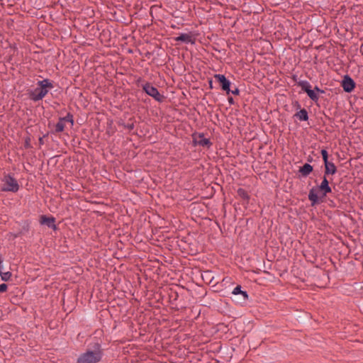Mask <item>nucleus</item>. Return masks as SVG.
<instances>
[{
    "label": "nucleus",
    "mask_w": 363,
    "mask_h": 363,
    "mask_svg": "<svg viewBox=\"0 0 363 363\" xmlns=\"http://www.w3.org/2000/svg\"><path fill=\"white\" fill-rule=\"evenodd\" d=\"M103 355L101 345L94 344L78 356L77 363H98L102 359Z\"/></svg>",
    "instance_id": "1"
},
{
    "label": "nucleus",
    "mask_w": 363,
    "mask_h": 363,
    "mask_svg": "<svg viewBox=\"0 0 363 363\" xmlns=\"http://www.w3.org/2000/svg\"><path fill=\"white\" fill-rule=\"evenodd\" d=\"M53 88L52 82L46 79L42 81H38L37 86L30 93V97L32 100L37 101L43 99Z\"/></svg>",
    "instance_id": "2"
},
{
    "label": "nucleus",
    "mask_w": 363,
    "mask_h": 363,
    "mask_svg": "<svg viewBox=\"0 0 363 363\" xmlns=\"http://www.w3.org/2000/svg\"><path fill=\"white\" fill-rule=\"evenodd\" d=\"M67 124H69L71 127L74 124L73 117L69 113H68L66 116L60 118L59 121L55 126V133H58L64 131Z\"/></svg>",
    "instance_id": "3"
},
{
    "label": "nucleus",
    "mask_w": 363,
    "mask_h": 363,
    "mask_svg": "<svg viewBox=\"0 0 363 363\" xmlns=\"http://www.w3.org/2000/svg\"><path fill=\"white\" fill-rule=\"evenodd\" d=\"M3 182H4L3 191L16 192L18 189V184L15 179L7 175L5 176Z\"/></svg>",
    "instance_id": "4"
},
{
    "label": "nucleus",
    "mask_w": 363,
    "mask_h": 363,
    "mask_svg": "<svg viewBox=\"0 0 363 363\" xmlns=\"http://www.w3.org/2000/svg\"><path fill=\"white\" fill-rule=\"evenodd\" d=\"M143 89L147 94L154 98L156 101L160 102L163 101L164 96L161 95L158 90L150 84L146 83L143 85Z\"/></svg>",
    "instance_id": "5"
},
{
    "label": "nucleus",
    "mask_w": 363,
    "mask_h": 363,
    "mask_svg": "<svg viewBox=\"0 0 363 363\" xmlns=\"http://www.w3.org/2000/svg\"><path fill=\"white\" fill-rule=\"evenodd\" d=\"M342 86L345 92H351L355 87L354 81L348 75H345L342 81Z\"/></svg>",
    "instance_id": "6"
},
{
    "label": "nucleus",
    "mask_w": 363,
    "mask_h": 363,
    "mask_svg": "<svg viewBox=\"0 0 363 363\" xmlns=\"http://www.w3.org/2000/svg\"><path fill=\"white\" fill-rule=\"evenodd\" d=\"M215 79L220 84L222 89L225 91L227 94H229L230 91V82L229 80L226 79V77L223 74H216L214 76Z\"/></svg>",
    "instance_id": "7"
},
{
    "label": "nucleus",
    "mask_w": 363,
    "mask_h": 363,
    "mask_svg": "<svg viewBox=\"0 0 363 363\" xmlns=\"http://www.w3.org/2000/svg\"><path fill=\"white\" fill-rule=\"evenodd\" d=\"M306 93L308 96L314 102L317 103L319 100V94H323L324 91L319 89L318 86H315L313 89H311L308 90Z\"/></svg>",
    "instance_id": "8"
},
{
    "label": "nucleus",
    "mask_w": 363,
    "mask_h": 363,
    "mask_svg": "<svg viewBox=\"0 0 363 363\" xmlns=\"http://www.w3.org/2000/svg\"><path fill=\"white\" fill-rule=\"evenodd\" d=\"M317 190H319L322 192L323 196L327 195V194L330 193L332 189L329 186V182L325 177H324L321 184L318 186Z\"/></svg>",
    "instance_id": "9"
},
{
    "label": "nucleus",
    "mask_w": 363,
    "mask_h": 363,
    "mask_svg": "<svg viewBox=\"0 0 363 363\" xmlns=\"http://www.w3.org/2000/svg\"><path fill=\"white\" fill-rule=\"evenodd\" d=\"M325 164V174H335L337 172V168L333 162H327Z\"/></svg>",
    "instance_id": "10"
},
{
    "label": "nucleus",
    "mask_w": 363,
    "mask_h": 363,
    "mask_svg": "<svg viewBox=\"0 0 363 363\" xmlns=\"http://www.w3.org/2000/svg\"><path fill=\"white\" fill-rule=\"evenodd\" d=\"M317 189L312 188L308 194V199L311 201L312 205H315L319 202Z\"/></svg>",
    "instance_id": "11"
},
{
    "label": "nucleus",
    "mask_w": 363,
    "mask_h": 363,
    "mask_svg": "<svg viewBox=\"0 0 363 363\" xmlns=\"http://www.w3.org/2000/svg\"><path fill=\"white\" fill-rule=\"evenodd\" d=\"M55 219L51 217H47L45 216H43L40 218V223L43 225H46L50 228L55 227Z\"/></svg>",
    "instance_id": "12"
},
{
    "label": "nucleus",
    "mask_w": 363,
    "mask_h": 363,
    "mask_svg": "<svg viewBox=\"0 0 363 363\" xmlns=\"http://www.w3.org/2000/svg\"><path fill=\"white\" fill-rule=\"evenodd\" d=\"M313 170V167L308 163H306L302 167L299 169V172L304 177L308 175Z\"/></svg>",
    "instance_id": "13"
},
{
    "label": "nucleus",
    "mask_w": 363,
    "mask_h": 363,
    "mask_svg": "<svg viewBox=\"0 0 363 363\" xmlns=\"http://www.w3.org/2000/svg\"><path fill=\"white\" fill-rule=\"evenodd\" d=\"M296 118H298L300 121H307L308 119V114L306 109H301L298 113H296Z\"/></svg>",
    "instance_id": "14"
},
{
    "label": "nucleus",
    "mask_w": 363,
    "mask_h": 363,
    "mask_svg": "<svg viewBox=\"0 0 363 363\" xmlns=\"http://www.w3.org/2000/svg\"><path fill=\"white\" fill-rule=\"evenodd\" d=\"M177 41L192 43L191 36L189 34H182L176 38Z\"/></svg>",
    "instance_id": "15"
},
{
    "label": "nucleus",
    "mask_w": 363,
    "mask_h": 363,
    "mask_svg": "<svg viewBox=\"0 0 363 363\" xmlns=\"http://www.w3.org/2000/svg\"><path fill=\"white\" fill-rule=\"evenodd\" d=\"M298 86H301V90L303 92L307 93L311 89V85L307 81H301L298 82Z\"/></svg>",
    "instance_id": "16"
},
{
    "label": "nucleus",
    "mask_w": 363,
    "mask_h": 363,
    "mask_svg": "<svg viewBox=\"0 0 363 363\" xmlns=\"http://www.w3.org/2000/svg\"><path fill=\"white\" fill-rule=\"evenodd\" d=\"M233 294L234 295H238V294L242 295V297H243V299H244V300L247 299V293H246L245 291H242L241 290V287H240V286H237L233 289Z\"/></svg>",
    "instance_id": "17"
},
{
    "label": "nucleus",
    "mask_w": 363,
    "mask_h": 363,
    "mask_svg": "<svg viewBox=\"0 0 363 363\" xmlns=\"http://www.w3.org/2000/svg\"><path fill=\"white\" fill-rule=\"evenodd\" d=\"M1 278L3 281H9L11 277V273L10 272H2L1 274H0Z\"/></svg>",
    "instance_id": "18"
},
{
    "label": "nucleus",
    "mask_w": 363,
    "mask_h": 363,
    "mask_svg": "<svg viewBox=\"0 0 363 363\" xmlns=\"http://www.w3.org/2000/svg\"><path fill=\"white\" fill-rule=\"evenodd\" d=\"M321 155H322L324 163L328 162V155L327 150H324V149L322 150H321Z\"/></svg>",
    "instance_id": "19"
},
{
    "label": "nucleus",
    "mask_w": 363,
    "mask_h": 363,
    "mask_svg": "<svg viewBox=\"0 0 363 363\" xmlns=\"http://www.w3.org/2000/svg\"><path fill=\"white\" fill-rule=\"evenodd\" d=\"M200 144L202 145H208L210 144V142L208 139L206 138H203L201 141H200Z\"/></svg>",
    "instance_id": "20"
},
{
    "label": "nucleus",
    "mask_w": 363,
    "mask_h": 363,
    "mask_svg": "<svg viewBox=\"0 0 363 363\" xmlns=\"http://www.w3.org/2000/svg\"><path fill=\"white\" fill-rule=\"evenodd\" d=\"M7 289V285L6 284H0V292H4Z\"/></svg>",
    "instance_id": "21"
},
{
    "label": "nucleus",
    "mask_w": 363,
    "mask_h": 363,
    "mask_svg": "<svg viewBox=\"0 0 363 363\" xmlns=\"http://www.w3.org/2000/svg\"><path fill=\"white\" fill-rule=\"evenodd\" d=\"M232 92L233 94L234 95H238L239 93H240V91L238 88H236L235 90H232L230 91Z\"/></svg>",
    "instance_id": "22"
},
{
    "label": "nucleus",
    "mask_w": 363,
    "mask_h": 363,
    "mask_svg": "<svg viewBox=\"0 0 363 363\" xmlns=\"http://www.w3.org/2000/svg\"><path fill=\"white\" fill-rule=\"evenodd\" d=\"M3 269H4V266L2 264V260L0 259V274H1V272H3Z\"/></svg>",
    "instance_id": "23"
},
{
    "label": "nucleus",
    "mask_w": 363,
    "mask_h": 363,
    "mask_svg": "<svg viewBox=\"0 0 363 363\" xmlns=\"http://www.w3.org/2000/svg\"><path fill=\"white\" fill-rule=\"evenodd\" d=\"M228 101L230 104H233L234 103V100L232 97H228Z\"/></svg>",
    "instance_id": "24"
},
{
    "label": "nucleus",
    "mask_w": 363,
    "mask_h": 363,
    "mask_svg": "<svg viewBox=\"0 0 363 363\" xmlns=\"http://www.w3.org/2000/svg\"><path fill=\"white\" fill-rule=\"evenodd\" d=\"M210 86L212 88V82L210 81Z\"/></svg>",
    "instance_id": "25"
}]
</instances>
